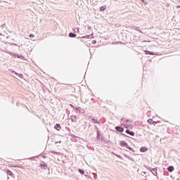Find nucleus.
I'll return each instance as SVG.
<instances>
[{
    "label": "nucleus",
    "instance_id": "9",
    "mask_svg": "<svg viewBox=\"0 0 180 180\" xmlns=\"http://www.w3.org/2000/svg\"><path fill=\"white\" fill-rule=\"evenodd\" d=\"M39 167H41V169H47L48 165L44 162H42L41 163L39 164Z\"/></svg>",
    "mask_w": 180,
    "mask_h": 180
},
{
    "label": "nucleus",
    "instance_id": "16",
    "mask_svg": "<svg viewBox=\"0 0 180 180\" xmlns=\"http://www.w3.org/2000/svg\"><path fill=\"white\" fill-rule=\"evenodd\" d=\"M175 169V168L174 167V166L172 165H170L167 168V170L169 172H174V170Z\"/></svg>",
    "mask_w": 180,
    "mask_h": 180
},
{
    "label": "nucleus",
    "instance_id": "34",
    "mask_svg": "<svg viewBox=\"0 0 180 180\" xmlns=\"http://www.w3.org/2000/svg\"><path fill=\"white\" fill-rule=\"evenodd\" d=\"M29 37H30L31 39H33V37H34V34H30L29 35Z\"/></svg>",
    "mask_w": 180,
    "mask_h": 180
},
{
    "label": "nucleus",
    "instance_id": "30",
    "mask_svg": "<svg viewBox=\"0 0 180 180\" xmlns=\"http://www.w3.org/2000/svg\"><path fill=\"white\" fill-rule=\"evenodd\" d=\"M106 9V8H105V6H101L100 8L101 12H103V11H105Z\"/></svg>",
    "mask_w": 180,
    "mask_h": 180
},
{
    "label": "nucleus",
    "instance_id": "10",
    "mask_svg": "<svg viewBox=\"0 0 180 180\" xmlns=\"http://www.w3.org/2000/svg\"><path fill=\"white\" fill-rule=\"evenodd\" d=\"M130 27L133 30H136V32H139V33H143V31H141V29H140V27H136L134 25H131Z\"/></svg>",
    "mask_w": 180,
    "mask_h": 180
},
{
    "label": "nucleus",
    "instance_id": "49",
    "mask_svg": "<svg viewBox=\"0 0 180 180\" xmlns=\"http://www.w3.org/2000/svg\"><path fill=\"white\" fill-rule=\"evenodd\" d=\"M176 8H177V9H179L180 6H177Z\"/></svg>",
    "mask_w": 180,
    "mask_h": 180
},
{
    "label": "nucleus",
    "instance_id": "21",
    "mask_svg": "<svg viewBox=\"0 0 180 180\" xmlns=\"http://www.w3.org/2000/svg\"><path fill=\"white\" fill-rule=\"evenodd\" d=\"M78 172L80 173L81 175H84V174H85V170L83 169H78Z\"/></svg>",
    "mask_w": 180,
    "mask_h": 180
},
{
    "label": "nucleus",
    "instance_id": "45",
    "mask_svg": "<svg viewBox=\"0 0 180 180\" xmlns=\"http://www.w3.org/2000/svg\"><path fill=\"white\" fill-rule=\"evenodd\" d=\"M42 158H47V156L46 155H43Z\"/></svg>",
    "mask_w": 180,
    "mask_h": 180
},
{
    "label": "nucleus",
    "instance_id": "22",
    "mask_svg": "<svg viewBox=\"0 0 180 180\" xmlns=\"http://www.w3.org/2000/svg\"><path fill=\"white\" fill-rule=\"evenodd\" d=\"M73 32H75V33H78V32H79V27H75L72 28Z\"/></svg>",
    "mask_w": 180,
    "mask_h": 180
},
{
    "label": "nucleus",
    "instance_id": "39",
    "mask_svg": "<svg viewBox=\"0 0 180 180\" xmlns=\"http://www.w3.org/2000/svg\"><path fill=\"white\" fill-rule=\"evenodd\" d=\"M51 153H52V154H58V153L56 152L55 150H51Z\"/></svg>",
    "mask_w": 180,
    "mask_h": 180
},
{
    "label": "nucleus",
    "instance_id": "8",
    "mask_svg": "<svg viewBox=\"0 0 180 180\" xmlns=\"http://www.w3.org/2000/svg\"><path fill=\"white\" fill-rule=\"evenodd\" d=\"M90 120L95 124H101V122L98 121V120L95 119L93 116L89 117Z\"/></svg>",
    "mask_w": 180,
    "mask_h": 180
},
{
    "label": "nucleus",
    "instance_id": "37",
    "mask_svg": "<svg viewBox=\"0 0 180 180\" xmlns=\"http://www.w3.org/2000/svg\"><path fill=\"white\" fill-rule=\"evenodd\" d=\"M91 43H92V44H96V40H93V41H91Z\"/></svg>",
    "mask_w": 180,
    "mask_h": 180
},
{
    "label": "nucleus",
    "instance_id": "38",
    "mask_svg": "<svg viewBox=\"0 0 180 180\" xmlns=\"http://www.w3.org/2000/svg\"><path fill=\"white\" fill-rule=\"evenodd\" d=\"M61 141H56V143H55V144H61Z\"/></svg>",
    "mask_w": 180,
    "mask_h": 180
},
{
    "label": "nucleus",
    "instance_id": "40",
    "mask_svg": "<svg viewBox=\"0 0 180 180\" xmlns=\"http://www.w3.org/2000/svg\"><path fill=\"white\" fill-rule=\"evenodd\" d=\"M126 148H127L129 150L130 146H129V143H127L126 146H125Z\"/></svg>",
    "mask_w": 180,
    "mask_h": 180
},
{
    "label": "nucleus",
    "instance_id": "3",
    "mask_svg": "<svg viewBox=\"0 0 180 180\" xmlns=\"http://www.w3.org/2000/svg\"><path fill=\"white\" fill-rule=\"evenodd\" d=\"M10 55L12 56V57H14V58H20V60H25V56L23 55H20L19 53H13V52H10Z\"/></svg>",
    "mask_w": 180,
    "mask_h": 180
},
{
    "label": "nucleus",
    "instance_id": "4",
    "mask_svg": "<svg viewBox=\"0 0 180 180\" xmlns=\"http://www.w3.org/2000/svg\"><path fill=\"white\" fill-rule=\"evenodd\" d=\"M148 171H150V172H151L153 174V175H154L155 176H157V178H158V173L157 172V171H158V169H157V167L153 168V167H148Z\"/></svg>",
    "mask_w": 180,
    "mask_h": 180
},
{
    "label": "nucleus",
    "instance_id": "13",
    "mask_svg": "<svg viewBox=\"0 0 180 180\" xmlns=\"http://www.w3.org/2000/svg\"><path fill=\"white\" fill-rule=\"evenodd\" d=\"M139 151L141 153H146V151H148V148L146 146H141L139 149Z\"/></svg>",
    "mask_w": 180,
    "mask_h": 180
},
{
    "label": "nucleus",
    "instance_id": "53",
    "mask_svg": "<svg viewBox=\"0 0 180 180\" xmlns=\"http://www.w3.org/2000/svg\"><path fill=\"white\" fill-rule=\"evenodd\" d=\"M63 164L65 162L64 160H63Z\"/></svg>",
    "mask_w": 180,
    "mask_h": 180
},
{
    "label": "nucleus",
    "instance_id": "23",
    "mask_svg": "<svg viewBox=\"0 0 180 180\" xmlns=\"http://www.w3.org/2000/svg\"><path fill=\"white\" fill-rule=\"evenodd\" d=\"M69 136L70 137H72V139H78L79 138L78 136H77L76 135H75L73 134H69Z\"/></svg>",
    "mask_w": 180,
    "mask_h": 180
},
{
    "label": "nucleus",
    "instance_id": "14",
    "mask_svg": "<svg viewBox=\"0 0 180 180\" xmlns=\"http://www.w3.org/2000/svg\"><path fill=\"white\" fill-rule=\"evenodd\" d=\"M55 130H57V131H60L61 130V124H56L54 125Z\"/></svg>",
    "mask_w": 180,
    "mask_h": 180
},
{
    "label": "nucleus",
    "instance_id": "26",
    "mask_svg": "<svg viewBox=\"0 0 180 180\" xmlns=\"http://www.w3.org/2000/svg\"><path fill=\"white\" fill-rule=\"evenodd\" d=\"M39 155H37V156H33V157H31L30 158H28V160H31L32 161H34V160H35L36 158H38Z\"/></svg>",
    "mask_w": 180,
    "mask_h": 180
},
{
    "label": "nucleus",
    "instance_id": "41",
    "mask_svg": "<svg viewBox=\"0 0 180 180\" xmlns=\"http://www.w3.org/2000/svg\"><path fill=\"white\" fill-rule=\"evenodd\" d=\"M54 26H55V27H56V29H57V27H58V23L54 24Z\"/></svg>",
    "mask_w": 180,
    "mask_h": 180
},
{
    "label": "nucleus",
    "instance_id": "54",
    "mask_svg": "<svg viewBox=\"0 0 180 180\" xmlns=\"http://www.w3.org/2000/svg\"><path fill=\"white\" fill-rule=\"evenodd\" d=\"M0 36H2V34L0 33Z\"/></svg>",
    "mask_w": 180,
    "mask_h": 180
},
{
    "label": "nucleus",
    "instance_id": "35",
    "mask_svg": "<svg viewBox=\"0 0 180 180\" xmlns=\"http://www.w3.org/2000/svg\"><path fill=\"white\" fill-rule=\"evenodd\" d=\"M147 174V172H141V175L143 176H144V175H146Z\"/></svg>",
    "mask_w": 180,
    "mask_h": 180
},
{
    "label": "nucleus",
    "instance_id": "2",
    "mask_svg": "<svg viewBox=\"0 0 180 180\" xmlns=\"http://www.w3.org/2000/svg\"><path fill=\"white\" fill-rule=\"evenodd\" d=\"M96 140L98 141H105V137H103V134H102L101 130H98L96 132Z\"/></svg>",
    "mask_w": 180,
    "mask_h": 180
},
{
    "label": "nucleus",
    "instance_id": "11",
    "mask_svg": "<svg viewBox=\"0 0 180 180\" xmlns=\"http://www.w3.org/2000/svg\"><path fill=\"white\" fill-rule=\"evenodd\" d=\"M125 133H126L127 134H129V136H131L132 137H134V136H135L134 131H130V129H127L125 130Z\"/></svg>",
    "mask_w": 180,
    "mask_h": 180
},
{
    "label": "nucleus",
    "instance_id": "47",
    "mask_svg": "<svg viewBox=\"0 0 180 180\" xmlns=\"http://www.w3.org/2000/svg\"><path fill=\"white\" fill-rule=\"evenodd\" d=\"M115 26H121L120 24H115Z\"/></svg>",
    "mask_w": 180,
    "mask_h": 180
},
{
    "label": "nucleus",
    "instance_id": "6",
    "mask_svg": "<svg viewBox=\"0 0 180 180\" xmlns=\"http://www.w3.org/2000/svg\"><path fill=\"white\" fill-rule=\"evenodd\" d=\"M145 51V54H146L147 56H160V54L158 53V52H151L150 51Z\"/></svg>",
    "mask_w": 180,
    "mask_h": 180
},
{
    "label": "nucleus",
    "instance_id": "12",
    "mask_svg": "<svg viewBox=\"0 0 180 180\" xmlns=\"http://www.w3.org/2000/svg\"><path fill=\"white\" fill-rule=\"evenodd\" d=\"M147 122L148 124H154V126L157 124V122L154 121L152 118H148Z\"/></svg>",
    "mask_w": 180,
    "mask_h": 180
},
{
    "label": "nucleus",
    "instance_id": "44",
    "mask_svg": "<svg viewBox=\"0 0 180 180\" xmlns=\"http://www.w3.org/2000/svg\"><path fill=\"white\" fill-rule=\"evenodd\" d=\"M82 39H86V36H83V37H82Z\"/></svg>",
    "mask_w": 180,
    "mask_h": 180
},
{
    "label": "nucleus",
    "instance_id": "55",
    "mask_svg": "<svg viewBox=\"0 0 180 180\" xmlns=\"http://www.w3.org/2000/svg\"><path fill=\"white\" fill-rule=\"evenodd\" d=\"M176 180H180L179 179H177Z\"/></svg>",
    "mask_w": 180,
    "mask_h": 180
},
{
    "label": "nucleus",
    "instance_id": "31",
    "mask_svg": "<svg viewBox=\"0 0 180 180\" xmlns=\"http://www.w3.org/2000/svg\"><path fill=\"white\" fill-rule=\"evenodd\" d=\"M115 157H117V158L122 159V155H119L117 153L115 154Z\"/></svg>",
    "mask_w": 180,
    "mask_h": 180
},
{
    "label": "nucleus",
    "instance_id": "25",
    "mask_svg": "<svg viewBox=\"0 0 180 180\" xmlns=\"http://www.w3.org/2000/svg\"><path fill=\"white\" fill-rule=\"evenodd\" d=\"M86 39H94V35L91 34H89V35H86Z\"/></svg>",
    "mask_w": 180,
    "mask_h": 180
},
{
    "label": "nucleus",
    "instance_id": "1",
    "mask_svg": "<svg viewBox=\"0 0 180 180\" xmlns=\"http://www.w3.org/2000/svg\"><path fill=\"white\" fill-rule=\"evenodd\" d=\"M121 124H122L125 127H129L130 129H132V127H134L133 121H131V120H129L127 118H122L121 119Z\"/></svg>",
    "mask_w": 180,
    "mask_h": 180
},
{
    "label": "nucleus",
    "instance_id": "29",
    "mask_svg": "<svg viewBox=\"0 0 180 180\" xmlns=\"http://www.w3.org/2000/svg\"><path fill=\"white\" fill-rule=\"evenodd\" d=\"M69 106H70V108H72V109H73L74 110H75V108L77 107H75V105H72V104H69Z\"/></svg>",
    "mask_w": 180,
    "mask_h": 180
},
{
    "label": "nucleus",
    "instance_id": "19",
    "mask_svg": "<svg viewBox=\"0 0 180 180\" xmlns=\"http://www.w3.org/2000/svg\"><path fill=\"white\" fill-rule=\"evenodd\" d=\"M69 37H71V38L77 37V34H75V32H70Z\"/></svg>",
    "mask_w": 180,
    "mask_h": 180
},
{
    "label": "nucleus",
    "instance_id": "51",
    "mask_svg": "<svg viewBox=\"0 0 180 180\" xmlns=\"http://www.w3.org/2000/svg\"><path fill=\"white\" fill-rule=\"evenodd\" d=\"M84 176H88V175L87 174H84Z\"/></svg>",
    "mask_w": 180,
    "mask_h": 180
},
{
    "label": "nucleus",
    "instance_id": "18",
    "mask_svg": "<svg viewBox=\"0 0 180 180\" xmlns=\"http://www.w3.org/2000/svg\"><path fill=\"white\" fill-rule=\"evenodd\" d=\"M6 172L7 175H9V176H13V172H12V171H11L10 169H6Z\"/></svg>",
    "mask_w": 180,
    "mask_h": 180
},
{
    "label": "nucleus",
    "instance_id": "50",
    "mask_svg": "<svg viewBox=\"0 0 180 180\" xmlns=\"http://www.w3.org/2000/svg\"><path fill=\"white\" fill-rule=\"evenodd\" d=\"M112 154H113V155H115V154H116V153H115V152H112Z\"/></svg>",
    "mask_w": 180,
    "mask_h": 180
},
{
    "label": "nucleus",
    "instance_id": "15",
    "mask_svg": "<svg viewBox=\"0 0 180 180\" xmlns=\"http://www.w3.org/2000/svg\"><path fill=\"white\" fill-rule=\"evenodd\" d=\"M70 120L73 123H77V115H71L70 116Z\"/></svg>",
    "mask_w": 180,
    "mask_h": 180
},
{
    "label": "nucleus",
    "instance_id": "46",
    "mask_svg": "<svg viewBox=\"0 0 180 180\" xmlns=\"http://www.w3.org/2000/svg\"><path fill=\"white\" fill-rule=\"evenodd\" d=\"M131 151H132V153H136V150H134V149H132Z\"/></svg>",
    "mask_w": 180,
    "mask_h": 180
},
{
    "label": "nucleus",
    "instance_id": "52",
    "mask_svg": "<svg viewBox=\"0 0 180 180\" xmlns=\"http://www.w3.org/2000/svg\"><path fill=\"white\" fill-rule=\"evenodd\" d=\"M174 27H176V24L174 25Z\"/></svg>",
    "mask_w": 180,
    "mask_h": 180
},
{
    "label": "nucleus",
    "instance_id": "36",
    "mask_svg": "<svg viewBox=\"0 0 180 180\" xmlns=\"http://www.w3.org/2000/svg\"><path fill=\"white\" fill-rule=\"evenodd\" d=\"M94 128L96 129V132H98V130H100L99 128L98 127V126H96V125L94 126Z\"/></svg>",
    "mask_w": 180,
    "mask_h": 180
},
{
    "label": "nucleus",
    "instance_id": "42",
    "mask_svg": "<svg viewBox=\"0 0 180 180\" xmlns=\"http://www.w3.org/2000/svg\"><path fill=\"white\" fill-rule=\"evenodd\" d=\"M66 130H68V131H71V129H70V127H66Z\"/></svg>",
    "mask_w": 180,
    "mask_h": 180
},
{
    "label": "nucleus",
    "instance_id": "48",
    "mask_svg": "<svg viewBox=\"0 0 180 180\" xmlns=\"http://www.w3.org/2000/svg\"><path fill=\"white\" fill-rule=\"evenodd\" d=\"M87 179H91V176H87Z\"/></svg>",
    "mask_w": 180,
    "mask_h": 180
},
{
    "label": "nucleus",
    "instance_id": "27",
    "mask_svg": "<svg viewBox=\"0 0 180 180\" xmlns=\"http://www.w3.org/2000/svg\"><path fill=\"white\" fill-rule=\"evenodd\" d=\"M17 77H19V78H21L22 79H23V74L22 73H18V75H17Z\"/></svg>",
    "mask_w": 180,
    "mask_h": 180
},
{
    "label": "nucleus",
    "instance_id": "32",
    "mask_svg": "<svg viewBox=\"0 0 180 180\" xmlns=\"http://www.w3.org/2000/svg\"><path fill=\"white\" fill-rule=\"evenodd\" d=\"M121 135L124 137H129V136L126 135V134H124L123 132H121Z\"/></svg>",
    "mask_w": 180,
    "mask_h": 180
},
{
    "label": "nucleus",
    "instance_id": "7",
    "mask_svg": "<svg viewBox=\"0 0 180 180\" xmlns=\"http://www.w3.org/2000/svg\"><path fill=\"white\" fill-rule=\"evenodd\" d=\"M115 130L119 131L120 133H123V131H124V128H123L122 126H116L115 127Z\"/></svg>",
    "mask_w": 180,
    "mask_h": 180
},
{
    "label": "nucleus",
    "instance_id": "28",
    "mask_svg": "<svg viewBox=\"0 0 180 180\" xmlns=\"http://www.w3.org/2000/svg\"><path fill=\"white\" fill-rule=\"evenodd\" d=\"M12 74H14V75H19V73L18 72H17L16 71H15V70H12Z\"/></svg>",
    "mask_w": 180,
    "mask_h": 180
},
{
    "label": "nucleus",
    "instance_id": "43",
    "mask_svg": "<svg viewBox=\"0 0 180 180\" xmlns=\"http://www.w3.org/2000/svg\"><path fill=\"white\" fill-rule=\"evenodd\" d=\"M132 149H133V148L129 147V148L128 150H129V151H131V150H132Z\"/></svg>",
    "mask_w": 180,
    "mask_h": 180
},
{
    "label": "nucleus",
    "instance_id": "20",
    "mask_svg": "<svg viewBox=\"0 0 180 180\" xmlns=\"http://www.w3.org/2000/svg\"><path fill=\"white\" fill-rule=\"evenodd\" d=\"M122 155H124V157H126V158H128V160H131V161H134V159L131 158V157L129 156L127 154L122 153Z\"/></svg>",
    "mask_w": 180,
    "mask_h": 180
},
{
    "label": "nucleus",
    "instance_id": "24",
    "mask_svg": "<svg viewBox=\"0 0 180 180\" xmlns=\"http://www.w3.org/2000/svg\"><path fill=\"white\" fill-rule=\"evenodd\" d=\"M103 141L105 144H108V146H109V143H110V141H108V139L104 138V141Z\"/></svg>",
    "mask_w": 180,
    "mask_h": 180
},
{
    "label": "nucleus",
    "instance_id": "5",
    "mask_svg": "<svg viewBox=\"0 0 180 180\" xmlns=\"http://www.w3.org/2000/svg\"><path fill=\"white\" fill-rule=\"evenodd\" d=\"M75 112H76L79 115H84V113H85V110H84L81 107H76V108H75Z\"/></svg>",
    "mask_w": 180,
    "mask_h": 180
},
{
    "label": "nucleus",
    "instance_id": "33",
    "mask_svg": "<svg viewBox=\"0 0 180 180\" xmlns=\"http://www.w3.org/2000/svg\"><path fill=\"white\" fill-rule=\"evenodd\" d=\"M13 167V168H20L21 167L20 165H14Z\"/></svg>",
    "mask_w": 180,
    "mask_h": 180
},
{
    "label": "nucleus",
    "instance_id": "17",
    "mask_svg": "<svg viewBox=\"0 0 180 180\" xmlns=\"http://www.w3.org/2000/svg\"><path fill=\"white\" fill-rule=\"evenodd\" d=\"M120 144L121 147H126V146H127V142H126L125 141H121L120 142Z\"/></svg>",
    "mask_w": 180,
    "mask_h": 180
}]
</instances>
